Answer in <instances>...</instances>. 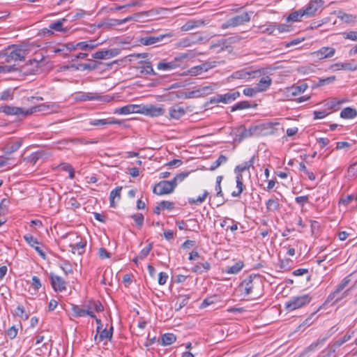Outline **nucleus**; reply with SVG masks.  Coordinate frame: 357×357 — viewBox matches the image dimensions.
<instances>
[{
    "label": "nucleus",
    "instance_id": "1",
    "mask_svg": "<svg viewBox=\"0 0 357 357\" xmlns=\"http://www.w3.org/2000/svg\"><path fill=\"white\" fill-rule=\"evenodd\" d=\"M264 282L261 275H250L244 279L239 285V289L245 296L252 294L255 298L259 297L263 294Z\"/></svg>",
    "mask_w": 357,
    "mask_h": 357
},
{
    "label": "nucleus",
    "instance_id": "2",
    "mask_svg": "<svg viewBox=\"0 0 357 357\" xmlns=\"http://www.w3.org/2000/svg\"><path fill=\"white\" fill-rule=\"evenodd\" d=\"M55 105H48L45 104H41L40 105L31 107L29 109H24L22 107L10 106V105H3L0 107V112L4 113L8 116H26L34 112H44L46 109L53 108Z\"/></svg>",
    "mask_w": 357,
    "mask_h": 357
},
{
    "label": "nucleus",
    "instance_id": "3",
    "mask_svg": "<svg viewBox=\"0 0 357 357\" xmlns=\"http://www.w3.org/2000/svg\"><path fill=\"white\" fill-rule=\"evenodd\" d=\"M252 13L251 11L243 12L239 15L230 17L220 25V28L222 29H227L242 26L250 21Z\"/></svg>",
    "mask_w": 357,
    "mask_h": 357
},
{
    "label": "nucleus",
    "instance_id": "4",
    "mask_svg": "<svg viewBox=\"0 0 357 357\" xmlns=\"http://www.w3.org/2000/svg\"><path fill=\"white\" fill-rule=\"evenodd\" d=\"M28 52L24 46L13 45L9 47L6 53V61L8 63L24 61Z\"/></svg>",
    "mask_w": 357,
    "mask_h": 357
},
{
    "label": "nucleus",
    "instance_id": "5",
    "mask_svg": "<svg viewBox=\"0 0 357 357\" xmlns=\"http://www.w3.org/2000/svg\"><path fill=\"white\" fill-rule=\"evenodd\" d=\"M188 58V54L182 53L175 56L174 60L171 61H162L159 62L157 65V69L159 70H171L181 66L184 61Z\"/></svg>",
    "mask_w": 357,
    "mask_h": 357
},
{
    "label": "nucleus",
    "instance_id": "6",
    "mask_svg": "<svg viewBox=\"0 0 357 357\" xmlns=\"http://www.w3.org/2000/svg\"><path fill=\"white\" fill-rule=\"evenodd\" d=\"M311 301L312 297L309 294L294 296L285 303V309L293 311L307 305Z\"/></svg>",
    "mask_w": 357,
    "mask_h": 357
},
{
    "label": "nucleus",
    "instance_id": "7",
    "mask_svg": "<svg viewBox=\"0 0 357 357\" xmlns=\"http://www.w3.org/2000/svg\"><path fill=\"white\" fill-rule=\"evenodd\" d=\"M174 36V31H171L164 34H159L158 36H146L144 37H141L138 39L137 41L140 45L149 46L158 43H161L164 40H169Z\"/></svg>",
    "mask_w": 357,
    "mask_h": 357
},
{
    "label": "nucleus",
    "instance_id": "8",
    "mask_svg": "<svg viewBox=\"0 0 357 357\" xmlns=\"http://www.w3.org/2000/svg\"><path fill=\"white\" fill-rule=\"evenodd\" d=\"M43 66V56L40 54H36L33 59L30 60L24 65L23 71L26 74H38Z\"/></svg>",
    "mask_w": 357,
    "mask_h": 357
},
{
    "label": "nucleus",
    "instance_id": "9",
    "mask_svg": "<svg viewBox=\"0 0 357 357\" xmlns=\"http://www.w3.org/2000/svg\"><path fill=\"white\" fill-rule=\"evenodd\" d=\"M175 183L172 181H162L155 184L153 192L158 195H167L174 192Z\"/></svg>",
    "mask_w": 357,
    "mask_h": 357
},
{
    "label": "nucleus",
    "instance_id": "10",
    "mask_svg": "<svg viewBox=\"0 0 357 357\" xmlns=\"http://www.w3.org/2000/svg\"><path fill=\"white\" fill-rule=\"evenodd\" d=\"M241 94L238 91H230L225 94H218L210 99V103L216 104L222 102L229 104L239 98Z\"/></svg>",
    "mask_w": 357,
    "mask_h": 357
},
{
    "label": "nucleus",
    "instance_id": "11",
    "mask_svg": "<svg viewBox=\"0 0 357 357\" xmlns=\"http://www.w3.org/2000/svg\"><path fill=\"white\" fill-rule=\"evenodd\" d=\"M165 109L162 107H159L154 105H140L139 114L151 117H158L163 115Z\"/></svg>",
    "mask_w": 357,
    "mask_h": 357
},
{
    "label": "nucleus",
    "instance_id": "12",
    "mask_svg": "<svg viewBox=\"0 0 357 357\" xmlns=\"http://www.w3.org/2000/svg\"><path fill=\"white\" fill-rule=\"evenodd\" d=\"M261 75L260 70H248L244 68L233 73L232 77L234 79H250L259 77Z\"/></svg>",
    "mask_w": 357,
    "mask_h": 357
},
{
    "label": "nucleus",
    "instance_id": "13",
    "mask_svg": "<svg viewBox=\"0 0 357 357\" xmlns=\"http://www.w3.org/2000/svg\"><path fill=\"white\" fill-rule=\"evenodd\" d=\"M49 278L51 285L55 291L61 292L66 289V282L63 278L52 273L50 274Z\"/></svg>",
    "mask_w": 357,
    "mask_h": 357
},
{
    "label": "nucleus",
    "instance_id": "14",
    "mask_svg": "<svg viewBox=\"0 0 357 357\" xmlns=\"http://www.w3.org/2000/svg\"><path fill=\"white\" fill-rule=\"evenodd\" d=\"M322 0H311L305 8H303L305 15L312 17L314 15L317 11L323 6Z\"/></svg>",
    "mask_w": 357,
    "mask_h": 357
},
{
    "label": "nucleus",
    "instance_id": "15",
    "mask_svg": "<svg viewBox=\"0 0 357 357\" xmlns=\"http://www.w3.org/2000/svg\"><path fill=\"white\" fill-rule=\"evenodd\" d=\"M24 239L43 259H46V255L41 247L39 246L40 243L37 238L33 237L31 234H26L24 236Z\"/></svg>",
    "mask_w": 357,
    "mask_h": 357
},
{
    "label": "nucleus",
    "instance_id": "16",
    "mask_svg": "<svg viewBox=\"0 0 357 357\" xmlns=\"http://www.w3.org/2000/svg\"><path fill=\"white\" fill-rule=\"evenodd\" d=\"M119 51L116 49L105 50L98 51L93 53L91 56L95 59H108L118 55Z\"/></svg>",
    "mask_w": 357,
    "mask_h": 357
},
{
    "label": "nucleus",
    "instance_id": "17",
    "mask_svg": "<svg viewBox=\"0 0 357 357\" xmlns=\"http://www.w3.org/2000/svg\"><path fill=\"white\" fill-rule=\"evenodd\" d=\"M22 144V139H18L16 141H11L6 143L2 148V151L6 155L11 154L17 151Z\"/></svg>",
    "mask_w": 357,
    "mask_h": 357
},
{
    "label": "nucleus",
    "instance_id": "18",
    "mask_svg": "<svg viewBox=\"0 0 357 357\" xmlns=\"http://www.w3.org/2000/svg\"><path fill=\"white\" fill-rule=\"evenodd\" d=\"M100 63L96 61H91L87 63H78V64H72L70 66H67V68H73L76 70H93L96 69Z\"/></svg>",
    "mask_w": 357,
    "mask_h": 357
},
{
    "label": "nucleus",
    "instance_id": "19",
    "mask_svg": "<svg viewBox=\"0 0 357 357\" xmlns=\"http://www.w3.org/2000/svg\"><path fill=\"white\" fill-rule=\"evenodd\" d=\"M84 307H86V310H89L90 312L89 314L93 316V318H96V317L94 314V312H99L104 310L102 305L98 301H89L85 305H84Z\"/></svg>",
    "mask_w": 357,
    "mask_h": 357
},
{
    "label": "nucleus",
    "instance_id": "20",
    "mask_svg": "<svg viewBox=\"0 0 357 357\" xmlns=\"http://www.w3.org/2000/svg\"><path fill=\"white\" fill-rule=\"evenodd\" d=\"M140 105H127L126 106L117 108L115 110V114H129L132 113H139Z\"/></svg>",
    "mask_w": 357,
    "mask_h": 357
},
{
    "label": "nucleus",
    "instance_id": "21",
    "mask_svg": "<svg viewBox=\"0 0 357 357\" xmlns=\"http://www.w3.org/2000/svg\"><path fill=\"white\" fill-rule=\"evenodd\" d=\"M335 50L331 47H322L317 51L314 52L315 56L321 59L325 58H331L334 56Z\"/></svg>",
    "mask_w": 357,
    "mask_h": 357
},
{
    "label": "nucleus",
    "instance_id": "22",
    "mask_svg": "<svg viewBox=\"0 0 357 357\" xmlns=\"http://www.w3.org/2000/svg\"><path fill=\"white\" fill-rule=\"evenodd\" d=\"M79 49L78 46H76V43H68L66 44H63L60 45L59 47L54 48V52L55 53H61L63 56L68 55V52H71Z\"/></svg>",
    "mask_w": 357,
    "mask_h": 357
},
{
    "label": "nucleus",
    "instance_id": "23",
    "mask_svg": "<svg viewBox=\"0 0 357 357\" xmlns=\"http://www.w3.org/2000/svg\"><path fill=\"white\" fill-rule=\"evenodd\" d=\"M185 114V109L178 105H174L169 109V114L171 119H179Z\"/></svg>",
    "mask_w": 357,
    "mask_h": 357
},
{
    "label": "nucleus",
    "instance_id": "24",
    "mask_svg": "<svg viewBox=\"0 0 357 357\" xmlns=\"http://www.w3.org/2000/svg\"><path fill=\"white\" fill-rule=\"evenodd\" d=\"M271 78L269 76H265L260 79L255 87L258 92H263L271 86Z\"/></svg>",
    "mask_w": 357,
    "mask_h": 357
},
{
    "label": "nucleus",
    "instance_id": "25",
    "mask_svg": "<svg viewBox=\"0 0 357 357\" xmlns=\"http://www.w3.org/2000/svg\"><path fill=\"white\" fill-rule=\"evenodd\" d=\"M255 156L253 155L248 161L237 165L234 169V172L243 174L245 171H249L250 167H253Z\"/></svg>",
    "mask_w": 357,
    "mask_h": 357
},
{
    "label": "nucleus",
    "instance_id": "26",
    "mask_svg": "<svg viewBox=\"0 0 357 357\" xmlns=\"http://www.w3.org/2000/svg\"><path fill=\"white\" fill-rule=\"evenodd\" d=\"M71 310L73 313V316L75 317H85L86 315L93 317V316L89 312V310H86V307H84L83 308L80 307L79 305L72 304L71 305Z\"/></svg>",
    "mask_w": 357,
    "mask_h": 357
},
{
    "label": "nucleus",
    "instance_id": "27",
    "mask_svg": "<svg viewBox=\"0 0 357 357\" xmlns=\"http://www.w3.org/2000/svg\"><path fill=\"white\" fill-rule=\"evenodd\" d=\"M350 282H351V279H350L349 276L345 277L341 281V282L337 285L336 289L329 295L328 299H333L335 297H336L337 296V294L340 291H342L349 284Z\"/></svg>",
    "mask_w": 357,
    "mask_h": 357
},
{
    "label": "nucleus",
    "instance_id": "28",
    "mask_svg": "<svg viewBox=\"0 0 357 357\" xmlns=\"http://www.w3.org/2000/svg\"><path fill=\"white\" fill-rule=\"evenodd\" d=\"M336 15L337 18L347 24L354 23L356 20V17L355 15L346 13L342 10H337L336 12Z\"/></svg>",
    "mask_w": 357,
    "mask_h": 357
},
{
    "label": "nucleus",
    "instance_id": "29",
    "mask_svg": "<svg viewBox=\"0 0 357 357\" xmlns=\"http://www.w3.org/2000/svg\"><path fill=\"white\" fill-rule=\"evenodd\" d=\"M214 89L215 85L210 84L199 87L194 91V93H195L196 96H206L211 94Z\"/></svg>",
    "mask_w": 357,
    "mask_h": 357
},
{
    "label": "nucleus",
    "instance_id": "30",
    "mask_svg": "<svg viewBox=\"0 0 357 357\" xmlns=\"http://www.w3.org/2000/svg\"><path fill=\"white\" fill-rule=\"evenodd\" d=\"M327 337H324L321 338H319L316 342H312L310 345H309L304 351V354H307L311 351H315L317 349L320 348L323 346L326 340H327Z\"/></svg>",
    "mask_w": 357,
    "mask_h": 357
},
{
    "label": "nucleus",
    "instance_id": "31",
    "mask_svg": "<svg viewBox=\"0 0 357 357\" xmlns=\"http://www.w3.org/2000/svg\"><path fill=\"white\" fill-rule=\"evenodd\" d=\"M204 24V21L202 20H190L187 22L183 26V31H189L194 28L201 26Z\"/></svg>",
    "mask_w": 357,
    "mask_h": 357
},
{
    "label": "nucleus",
    "instance_id": "32",
    "mask_svg": "<svg viewBox=\"0 0 357 357\" xmlns=\"http://www.w3.org/2000/svg\"><path fill=\"white\" fill-rule=\"evenodd\" d=\"M303 16H305L303 10L300 9L290 13L287 17V22H299Z\"/></svg>",
    "mask_w": 357,
    "mask_h": 357
},
{
    "label": "nucleus",
    "instance_id": "33",
    "mask_svg": "<svg viewBox=\"0 0 357 357\" xmlns=\"http://www.w3.org/2000/svg\"><path fill=\"white\" fill-rule=\"evenodd\" d=\"M99 43H96L95 40L84 41L76 43V46H78L79 49L82 50H91L96 47Z\"/></svg>",
    "mask_w": 357,
    "mask_h": 357
},
{
    "label": "nucleus",
    "instance_id": "34",
    "mask_svg": "<svg viewBox=\"0 0 357 357\" xmlns=\"http://www.w3.org/2000/svg\"><path fill=\"white\" fill-rule=\"evenodd\" d=\"M357 116V111L351 107H345L340 112V117L342 119H354Z\"/></svg>",
    "mask_w": 357,
    "mask_h": 357
},
{
    "label": "nucleus",
    "instance_id": "35",
    "mask_svg": "<svg viewBox=\"0 0 357 357\" xmlns=\"http://www.w3.org/2000/svg\"><path fill=\"white\" fill-rule=\"evenodd\" d=\"M76 99L80 101H88L101 100L102 97L91 93H83L76 97Z\"/></svg>",
    "mask_w": 357,
    "mask_h": 357
},
{
    "label": "nucleus",
    "instance_id": "36",
    "mask_svg": "<svg viewBox=\"0 0 357 357\" xmlns=\"http://www.w3.org/2000/svg\"><path fill=\"white\" fill-rule=\"evenodd\" d=\"M122 190V187H116L113 190L111 191L109 195V202H110V206L111 207H115V199H117L119 201L121 198V191Z\"/></svg>",
    "mask_w": 357,
    "mask_h": 357
},
{
    "label": "nucleus",
    "instance_id": "37",
    "mask_svg": "<svg viewBox=\"0 0 357 357\" xmlns=\"http://www.w3.org/2000/svg\"><path fill=\"white\" fill-rule=\"evenodd\" d=\"M124 19L118 20V19H107L102 25H99L98 26H102L105 28L110 29L112 27L121 25L124 24Z\"/></svg>",
    "mask_w": 357,
    "mask_h": 357
},
{
    "label": "nucleus",
    "instance_id": "38",
    "mask_svg": "<svg viewBox=\"0 0 357 357\" xmlns=\"http://www.w3.org/2000/svg\"><path fill=\"white\" fill-rule=\"evenodd\" d=\"M176 340V337L173 333H165L161 337V344L164 346L171 345Z\"/></svg>",
    "mask_w": 357,
    "mask_h": 357
},
{
    "label": "nucleus",
    "instance_id": "39",
    "mask_svg": "<svg viewBox=\"0 0 357 357\" xmlns=\"http://www.w3.org/2000/svg\"><path fill=\"white\" fill-rule=\"evenodd\" d=\"M149 11H145L135 13L130 16L124 18V22L126 23L130 21L140 22V18L144 16H149Z\"/></svg>",
    "mask_w": 357,
    "mask_h": 357
},
{
    "label": "nucleus",
    "instance_id": "40",
    "mask_svg": "<svg viewBox=\"0 0 357 357\" xmlns=\"http://www.w3.org/2000/svg\"><path fill=\"white\" fill-rule=\"evenodd\" d=\"M86 245V242L80 241L75 245H70V246L73 254L77 253L79 255H81L84 252Z\"/></svg>",
    "mask_w": 357,
    "mask_h": 357
},
{
    "label": "nucleus",
    "instance_id": "41",
    "mask_svg": "<svg viewBox=\"0 0 357 357\" xmlns=\"http://www.w3.org/2000/svg\"><path fill=\"white\" fill-rule=\"evenodd\" d=\"M243 261H238L235 264L228 266L225 271V272L228 274H236L239 273L241 269L243 268Z\"/></svg>",
    "mask_w": 357,
    "mask_h": 357
},
{
    "label": "nucleus",
    "instance_id": "42",
    "mask_svg": "<svg viewBox=\"0 0 357 357\" xmlns=\"http://www.w3.org/2000/svg\"><path fill=\"white\" fill-rule=\"evenodd\" d=\"M189 298V296L187 295L180 296L175 303L176 310H180L182 307L185 306L188 303Z\"/></svg>",
    "mask_w": 357,
    "mask_h": 357
},
{
    "label": "nucleus",
    "instance_id": "43",
    "mask_svg": "<svg viewBox=\"0 0 357 357\" xmlns=\"http://www.w3.org/2000/svg\"><path fill=\"white\" fill-rule=\"evenodd\" d=\"M357 200V195L354 194L348 195L344 197H342L339 200V205H342L344 206H347L352 202Z\"/></svg>",
    "mask_w": 357,
    "mask_h": 357
},
{
    "label": "nucleus",
    "instance_id": "44",
    "mask_svg": "<svg viewBox=\"0 0 357 357\" xmlns=\"http://www.w3.org/2000/svg\"><path fill=\"white\" fill-rule=\"evenodd\" d=\"M266 209L268 211H275L279 210L280 204L278 202V199H269L266 204Z\"/></svg>",
    "mask_w": 357,
    "mask_h": 357
},
{
    "label": "nucleus",
    "instance_id": "45",
    "mask_svg": "<svg viewBox=\"0 0 357 357\" xmlns=\"http://www.w3.org/2000/svg\"><path fill=\"white\" fill-rule=\"evenodd\" d=\"M251 107V104L248 101H241L235 104L231 109V112L242 110Z\"/></svg>",
    "mask_w": 357,
    "mask_h": 357
},
{
    "label": "nucleus",
    "instance_id": "46",
    "mask_svg": "<svg viewBox=\"0 0 357 357\" xmlns=\"http://www.w3.org/2000/svg\"><path fill=\"white\" fill-rule=\"evenodd\" d=\"M208 195V191L204 190L203 195L202 196H199L197 199L189 198L188 202L190 204L199 205L205 201V199Z\"/></svg>",
    "mask_w": 357,
    "mask_h": 357
},
{
    "label": "nucleus",
    "instance_id": "47",
    "mask_svg": "<svg viewBox=\"0 0 357 357\" xmlns=\"http://www.w3.org/2000/svg\"><path fill=\"white\" fill-rule=\"evenodd\" d=\"M341 69L345 70L354 71L357 70V62L354 60L344 62L342 63V64H341Z\"/></svg>",
    "mask_w": 357,
    "mask_h": 357
},
{
    "label": "nucleus",
    "instance_id": "48",
    "mask_svg": "<svg viewBox=\"0 0 357 357\" xmlns=\"http://www.w3.org/2000/svg\"><path fill=\"white\" fill-rule=\"evenodd\" d=\"M13 98V91L10 89L3 91L0 95V100L3 101L12 100Z\"/></svg>",
    "mask_w": 357,
    "mask_h": 357
},
{
    "label": "nucleus",
    "instance_id": "49",
    "mask_svg": "<svg viewBox=\"0 0 357 357\" xmlns=\"http://www.w3.org/2000/svg\"><path fill=\"white\" fill-rule=\"evenodd\" d=\"M227 161V158L224 155H220L219 158L213 162L211 165L210 169L215 170L218 167H219L222 164L225 163Z\"/></svg>",
    "mask_w": 357,
    "mask_h": 357
},
{
    "label": "nucleus",
    "instance_id": "50",
    "mask_svg": "<svg viewBox=\"0 0 357 357\" xmlns=\"http://www.w3.org/2000/svg\"><path fill=\"white\" fill-rule=\"evenodd\" d=\"M59 267L62 269L66 275H68L69 273H73V272L70 263L66 260L63 261L60 264Z\"/></svg>",
    "mask_w": 357,
    "mask_h": 357
},
{
    "label": "nucleus",
    "instance_id": "51",
    "mask_svg": "<svg viewBox=\"0 0 357 357\" xmlns=\"http://www.w3.org/2000/svg\"><path fill=\"white\" fill-rule=\"evenodd\" d=\"M336 77L335 76H331L326 78H321L319 79L318 82L315 84L316 86H321L326 84H330L333 83V82L335 80Z\"/></svg>",
    "mask_w": 357,
    "mask_h": 357
},
{
    "label": "nucleus",
    "instance_id": "52",
    "mask_svg": "<svg viewBox=\"0 0 357 357\" xmlns=\"http://www.w3.org/2000/svg\"><path fill=\"white\" fill-rule=\"evenodd\" d=\"M211 265L208 261H205L204 263H199L195 267V271L199 272L200 273H203L204 271H207L210 269Z\"/></svg>",
    "mask_w": 357,
    "mask_h": 357
},
{
    "label": "nucleus",
    "instance_id": "53",
    "mask_svg": "<svg viewBox=\"0 0 357 357\" xmlns=\"http://www.w3.org/2000/svg\"><path fill=\"white\" fill-rule=\"evenodd\" d=\"M98 333H100L99 341H103L105 339L111 340L112 338V332L107 331L106 328H102V330Z\"/></svg>",
    "mask_w": 357,
    "mask_h": 357
},
{
    "label": "nucleus",
    "instance_id": "54",
    "mask_svg": "<svg viewBox=\"0 0 357 357\" xmlns=\"http://www.w3.org/2000/svg\"><path fill=\"white\" fill-rule=\"evenodd\" d=\"M321 308V306L319 307V308L316 310L315 312H312L307 319H305L303 322L298 326L299 328L302 327L303 326H310L314 321L315 318L314 317L317 314V312Z\"/></svg>",
    "mask_w": 357,
    "mask_h": 357
},
{
    "label": "nucleus",
    "instance_id": "55",
    "mask_svg": "<svg viewBox=\"0 0 357 357\" xmlns=\"http://www.w3.org/2000/svg\"><path fill=\"white\" fill-rule=\"evenodd\" d=\"M59 167H61V169H62L63 170L66 171V172H69V177L70 178H74L75 177V171H74V169L73 168V167L70 165V164H68V163H61Z\"/></svg>",
    "mask_w": 357,
    "mask_h": 357
},
{
    "label": "nucleus",
    "instance_id": "56",
    "mask_svg": "<svg viewBox=\"0 0 357 357\" xmlns=\"http://www.w3.org/2000/svg\"><path fill=\"white\" fill-rule=\"evenodd\" d=\"M190 172H183L178 174L172 181H174L175 187L177 186L178 182L183 181L186 177L189 176Z\"/></svg>",
    "mask_w": 357,
    "mask_h": 357
},
{
    "label": "nucleus",
    "instance_id": "57",
    "mask_svg": "<svg viewBox=\"0 0 357 357\" xmlns=\"http://www.w3.org/2000/svg\"><path fill=\"white\" fill-rule=\"evenodd\" d=\"M141 72L147 75H155L152 65L150 62H145L142 67Z\"/></svg>",
    "mask_w": 357,
    "mask_h": 357
},
{
    "label": "nucleus",
    "instance_id": "58",
    "mask_svg": "<svg viewBox=\"0 0 357 357\" xmlns=\"http://www.w3.org/2000/svg\"><path fill=\"white\" fill-rule=\"evenodd\" d=\"M299 166H300V170L301 172H303L304 174H305V175L307 176V178L310 180L314 181L315 179V175L314 174V173L308 171L306 166L305 165V164L303 162H301Z\"/></svg>",
    "mask_w": 357,
    "mask_h": 357
},
{
    "label": "nucleus",
    "instance_id": "59",
    "mask_svg": "<svg viewBox=\"0 0 357 357\" xmlns=\"http://www.w3.org/2000/svg\"><path fill=\"white\" fill-rule=\"evenodd\" d=\"M153 248V243H149L147 246H146L145 248H144L139 252V258L141 259H144L145 257H146L148 256V255L149 254L150 251L152 250Z\"/></svg>",
    "mask_w": 357,
    "mask_h": 357
},
{
    "label": "nucleus",
    "instance_id": "60",
    "mask_svg": "<svg viewBox=\"0 0 357 357\" xmlns=\"http://www.w3.org/2000/svg\"><path fill=\"white\" fill-rule=\"evenodd\" d=\"M136 225L139 228H141L144 223V215L142 213H137L131 215Z\"/></svg>",
    "mask_w": 357,
    "mask_h": 357
},
{
    "label": "nucleus",
    "instance_id": "61",
    "mask_svg": "<svg viewBox=\"0 0 357 357\" xmlns=\"http://www.w3.org/2000/svg\"><path fill=\"white\" fill-rule=\"evenodd\" d=\"M345 100H337V99H333L331 100L328 103V108L330 109H338V107L342 104L343 102H344Z\"/></svg>",
    "mask_w": 357,
    "mask_h": 357
},
{
    "label": "nucleus",
    "instance_id": "62",
    "mask_svg": "<svg viewBox=\"0 0 357 357\" xmlns=\"http://www.w3.org/2000/svg\"><path fill=\"white\" fill-rule=\"evenodd\" d=\"M65 21H66V20L63 18L61 20H58V21L51 23L49 26L51 29L61 31H62L63 22Z\"/></svg>",
    "mask_w": 357,
    "mask_h": 357
},
{
    "label": "nucleus",
    "instance_id": "63",
    "mask_svg": "<svg viewBox=\"0 0 357 357\" xmlns=\"http://www.w3.org/2000/svg\"><path fill=\"white\" fill-rule=\"evenodd\" d=\"M203 73L201 65L192 67L188 70V73L191 76H196Z\"/></svg>",
    "mask_w": 357,
    "mask_h": 357
},
{
    "label": "nucleus",
    "instance_id": "64",
    "mask_svg": "<svg viewBox=\"0 0 357 357\" xmlns=\"http://www.w3.org/2000/svg\"><path fill=\"white\" fill-rule=\"evenodd\" d=\"M344 38L351 40L357 41V31H351L349 32L343 33Z\"/></svg>",
    "mask_w": 357,
    "mask_h": 357
}]
</instances>
